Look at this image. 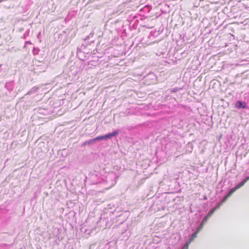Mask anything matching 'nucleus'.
<instances>
[{"mask_svg": "<svg viewBox=\"0 0 249 249\" xmlns=\"http://www.w3.org/2000/svg\"><path fill=\"white\" fill-rule=\"evenodd\" d=\"M249 180V179H247V177L245 179H244L241 182H240L239 183L236 185L234 187H233L231 189L229 192L228 193V194H227V195L222 198L221 202L218 203L213 208L211 209L209 211L207 214L203 218V219H204V221H207V220L212 216L213 213L215 212V211L216 209H219L221 205H222V204L225 202L228 197H229L236 190L243 186L245 184V183Z\"/></svg>", "mask_w": 249, "mask_h": 249, "instance_id": "f257e3e1", "label": "nucleus"}, {"mask_svg": "<svg viewBox=\"0 0 249 249\" xmlns=\"http://www.w3.org/2000/svg\"><path fill=\"white\" fill-rule=\"evenodd\" d=\"M117 176L115 172H111L106 173L101 178V180L95 182V184H101L105 189H109L113 187L116 183Z\"/></svg>", "mask_w": 249, "mask_h": 249, "instance_id": "f03ea898", "label": "nucleus"}, {"mask_svg": "<svg viewBox=\"0 0 249 249\" xmlns=\"http://www.w3.org/2000/svg\"><path fill=\"white\" fill-rule=\"evenodd\" d=\"M119 133V130L118 129L113 131L111 133L107 134L104 135L96 137L97 141L99 140H107L108 139H111L113 137H115L118 135Z\"/></svg>", "mask_w": 249, "mask_h": 249, "instance_id": "7ed1b4c3", "label": "nucleus"}, {"mask_svg": "<svg viewBox=\"0 0 249 249\" xmlns=\"http://www.w3.org/2000/svg\"><path fill=\"white\" fill-rule=\"evenodd\" d=\"M198 232L196 231L193 233L190 237L188 241L184 245L181 249H188L189 245L193 241V240L196 237Z\"/></svg>", "mask_w": 249, "mask_h": 249, "instance_id": "20e7f679", "label": "nucleus"}, {"mask_svg": "<svg viewBox=\"0 0 249 249\" xmlns=\"http://www.w3.org/2000/svg\"><path fill=\"white\" fill-rule=\"evenodd\" d=\"M235 107L238 109H246L248 106L245 102L238 100L235 103Z\"/></svg>", "mask_w": 249, "mask_h": 249, "instance_id": "39448f33", "label": "nucleus"}, {"mask_svg": "<svg viewBox=\"0 0 249 249\" xmlns=\"http://www.w3.org/2000/svg\"><path fill=\"white\" fill-rule=\"evenodd\" d=\"M5 87L10 91H12L14 88L13 81L7 82L5 85Z\"/></svg>", "mask_w": 249, "mask_h": 249, "instance_id": "423d86ee", "label": "nucleus"}, {"mask_svg": "<svg viewBox=\"0 0 249 249\" xmlns=\"http://www.w3.org/2000/svg\"><path fill=\"white\" fill-rule=\"evenodd\" d=\"M97 141V139H96V137L92 139H90L88 141H86L84 142L82 145L83 146H84L86 145H91L93 144L94 143L96 142Z\"/></svg>", "mask_w": 249, "mask_h": 249, "instance_id": "0eeeda50", "label": "nucleus"}, {"mask_svg": "<svg viewBox=\"0 0 249 249\" xmlns=\"http://www.w3.org/2000/svg\"><path fill=\"white\" fill-rule=\"evenodd\" d=\"M39 89V88L37 87H34L33 88H32L28 92V94H32L33 93H35Z\"/></svg>", "mask_w": 249, "mask_h": 249, "instance_id": "6e6552de", "label": "nucleus"}, {"mask_svg": "<svg viewBox=\"0 0 249 249\" xmlns=\"http://www.w3.org/2000/svg\"><path fill=\"white\" fill-rule=\"evenodd\" d=\"M39 63L40 65H38V67H41L40 70V71H44L47 68V65L44 62H40Z\"/></svg>", "mask_w": 249, "mask_h": 249, "instance_id": "1a4fd4ad", "label": "nucleus"}, {"mask_svg": "<svg viewBox=\"0 0 249 249\" xmlns=\"http://www.w3.org/2000/svg\"><path fill=\"white\" fill-rule=\"evenodd\" d=\"M206 222V221H204V219H202V220L201 221L199 226L196 228V231L198 233L199 232V231L202 229V228H203V226L204 225V224Z\"/></svg>", "mask_w": 249, "mask_h": 249, "instance_id": "9d476101", "label": "nucleus"}, {"mask_svg": "<svg viewBox=\"0 0 249 249\" xmlns=\"http://www.w3.org/2000/svg\"><path fill=\"white\" fill-rule=\"evenodd\" d=\"M180 89H181L180 88H173V89H171V91L172 92H177Z\"/></svg>", "mask_w": 249, "mask_h": 249, "instance_id": "9b49d317", "label": "nucleus"}, {"mask_svg": "<svg viewBox=\"0 0 249 249\" xmlns=\"http://www.w3.org/2000/svg\"><path fill=\"white\" fill-rule=\"evenodd\" d=\"M93 36V33H90L89 36H88L87 38H86L85 39L87 40L88 38H89L90 36Z\"/></svg>", "mask_w": 249, "mask_h": 249, "instance_id": "f8f14e48", "label": "nucleus"}, {"mask_svg": "<svg viewBox=\"0 0 249 249\" xmlns=\"http://www.w3.org/2000/svg\"><path fill=\"white\" fill-rule=\"evenodd\" d=\"M96 176H97V175H92V179H93L94 178H95V177H96Z\"/></svg>", "mask_w": 249, "mask_h": 249, "instance_id": "ddd939ff", "label": "nucleus"}, {"mask_svg": "<svg viewBox=\"0 0 249 249\" xmlns=\"http://www.w3.org/2000/svg\"><path fill=\"white\" fill-rule=\"evenodd\" d=\"M25 37H26V36H25V35L24 34V35H23V38H25Z\"/></svg>", "mask_w": 249, "mask_h": 249, "instance_id": "4468645a", "label": "nucleus"}, {"mask_svg": "<svg viewBox=\"0 0 249 249\" xmlns=\"http://www.w3.org/2000/svg\"><path fill=\"white\" fill-rule=\"evenodd\" d=\"M2 65L1 64H0V71H1V67Z\"/></svg>", "mask_w": 249, "mask_h": 249, "instance_id": "2eb2a0df", "label": "nucleus"}, {"mask_svg": "<svg viewBox=\"0 0 249 249\" xmlns=\"http://www.w3.org/2000/svg\"><path fill=\"white\" fill-rule=\"evenodd\" d=\"M247 179H249V176L247 177Z\"/></svg>", "mask_w": 249, "mask_h": 249, "instance_id": "dca6fc26", "label": "nucleus"}, {"mask_svg": "<svg viewBox=\"0 0 249 249\" xmlns=\"http://www.w3.org/2000/svg\"><path fill=\"white\" fill-rule=\"evenodd\" d=\"M27 43H31L30 42H27Z\"/></svg>", "mask_w": 249, "mask_h": 249, "instance_id": "f3484780", "label": "nucleus"}]
</instances>
